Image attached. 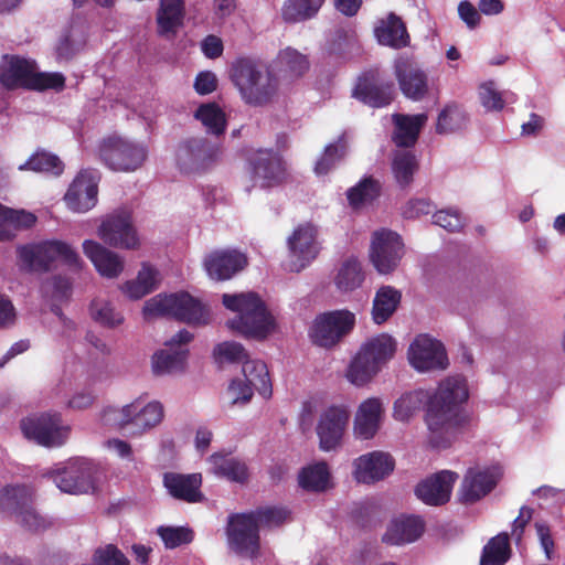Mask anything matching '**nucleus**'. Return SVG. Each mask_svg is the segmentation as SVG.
Returning <instances> with one entry per match:
<instances>
[{
    "label": "nucleus",
    "mask_w": 565,
    "mask_h": 565,
    "mask_svg": "<svg viewBox=\"0 0 565 565\" xmlns=\"http://www.w3.org/2000/svg\"><path fill=\"white\" fill-rule=\"evenodd\" d=\"M468 399L467 380L452 375L443 380L433 394L423 388L402 394L394 403L393 416L407 422L426 403L427 443L434 448H447L466 419L462 407Z\"/></svg>",
    "instance_id": "obj_1"
},
{
    "label": "nucleus",
    "mask_w": 565,
    "mask_h": 565,
    "mask_svg": "<svg viewBox=\"0 0 565 565\" xmlns=\"http://www.w3.org/2000/svg\"><path fill=\"white\" fill-rule=\"evenodd\" d=\"M222 303L234 313L226 321L227 329L246 339L265 340L277 330L276 317L253 291L224 294Z\"/></svg>",
    "instance_id": "obj_2"
},
{
    "label": "nucleus",
    "mask_w": 565,
    "mask_h": 565,
    "mask_svg": "<svg viewBox=\"0 0 565 565\" xmlns=\"http://www.w3.org/2000/svg\"><path fill=\"white\" fill-rule=\"evenodd\" d=\"M231 79L242 99L249 105L262 106L276 95L278 83L268 66L253 58H238L231 68Z\"/></svg>",
    "instance_id": "obj_3"
},
{
    "label": "nucleus",
    "mask_w": 565,
    "mask_h": 565,
    "mask_svg": "<svg viewBox=\"0 0 565 565\" xmlns=\"http://www.w3.org/2000/svg\"><path fill=\"white\" fill-rule=\"evenodd\" d=\"M56 260L73 271L85 267L78 252L64 241L51 239L17 247V264L25 273L47 271Z\"/></svg>",
    "instance_id": "obj_4"
},
{
    "label": "nucleus",
    "mask_w": 565,
    "mask_h": 565,
    "mask_svg": "<svg viewBox=\"0 0 565 565\" xmlns=\"http://www.w3.org/2000/svg\"><path fill=\"white\" fill-rule=\"evenodd\" d=\"M0 82L7 88L61 90L65 85V77L58 72H39L32 60L6 56L0 65Z\"/></svg>",
    "instance_id": "obj_5"
},
{
    "label": "nucleus",
    "mask_w": 565,
    "mask_h": 565,
    "mask_svg": "<svg viewBox=\"0 0 565 565\" xmlns=\"http://www.w3.org/2000/svg\"><path fill=\"white\" fill-rule=\"evenodd\" d=\"M142 315L147 320L170 316L189 324H205L210 320L209 309L188 292L156 295L145 302Z\"/></svg>",
    "instance_id": "obj_6"
},
{
    "label": "nucleus",
    "mask_w": 565,
    "mask_h": 565,
    "mask_svg": "<svg viewBox=\"0 0 565 565\" xmlns=\"http://www.w3.org/2000/svg\"><path fill=\"white\" fill-rule=\"evenodd\" d=\"M43 477L51 479L62 492L87 494L96 490L98 466L88 458L73 457L55 463Z\"/></svg>",
    "instance_id": "obj_7"
},
{
    "label": "nucleus",
    "mask_w": 565,
    "mask_h": 565,
    "mask_svg": "<svg viewBox=\"0 0 565 565\" xmlns=\"http://www.w3.org/2000/svg\"><path fill=\"white\" fill-rule=\"evenodd\" d=\"M97 154L99 160L113 171L134 172L147 160L148 147L131 138L111 135L100 140Z\"/></svg>",
    "instance_id": "obj_8"
},
{
    "label": "nucleus",
    "mask_w": 565,
    "mask_h": 565,
    "mask_svg": "<svg viewBox=\"0 0 565 565\" xmlns=\"http://www.w3.org/2000/svg\"><path fill=\"white\" fill-rule=\"evenodd\" d=\"M97 235L110 247L137 250L141 246L132 213L127 207L117 209L105 215L97 228Z\"/></svg>",
    "instance_id": "obj_9"
},
{
    "label": "nucleus",
    "mask_w": 565,
    "mask_h": 565,
    "mask_svg": "<svg viewBox=\"0 0 565 565\" xmlns=\"http://www.w3.org/2000/svg\"><path fill=\"white\" fill-rule=\"evenodd\" d=\"M20 427L25 438L49 448L64 445L71 433L56 412L31 415L21 420Z\"/></svg>",
    "instance_id": "obj_10"
},
{
    "label": "nucleus",
    "mask_w": 565,
    "mask_h": 565,
    "mask_svg": "<svg viewBox=\"0 0 565 565\" xmlns=\"http://www.w3.org/2000/svg\"><path fill=\"white\" fill-rule=\"evenodd\" d=\"M220 146L202 137L189 138L178 145L175 164L184 174H196L213 167L221 158Z\"/></svg>",
    "instance_id": "obj_11"
},
{
    "label": "nucleus",
    "mask_w": 565,
    "mask_h": 565,
    "mask_svg": "<svg viewBox=\"0 0 565 565\" xmlns=\"http://www.w3.org/2000/svg\"><path fill=\"white\" fill-rule=\"evenodd\" d=\"M355 326V315L349 310H333L318 315L309 328V338L321 348H333Z\"/></svg>",
    "instance_id": "obj_12"
},
{
    "label": "nucleus",
    "mask_w": 565,
    "mask_h": 565,
    "mask_svg": "<svg viewBox=\"0 0 565 565\" xmlns=\"http://www.w3.org/2000/svg\"><path fill=\"white\" fill-rule=\"evenodd\" d=\"M404 254V243L397 233L382 228L372 234L369 259L377 274H393Z\"/></svg>",
    "instance_id": "obj_13"
},
{
    "label": "nucleus",
    "mask_w": 565,
    "mask_h": 565,
    "mask_svg": "<svg viewBox=\"0 0 565 565\" xmlns=\"http://www.w3.org/2000/svg\"><path fill=\"white\" fill-rule=\"evenodd\" d=\"M318 231L310 223L298 225L287 238L285 268L291 273L305 269L319 254Z\"/></svg>",
    "instance_id": "obj_14"
},
{
    "label": "nucleus",
    "mask_w": 565,
    "mask_h": 565,
    "mask_svg": "<svg viewBox=\"0 0 565 565\" xmlns=\"http://www.w3.org/2000/svg\"><path fill=\"white\" fill-rule=\"evenodd\" d=\"M258 532L256 520L249 513L231 515L226 527L228 548L243 557H256L259 552Z\"/></svg>",
    "instance_id": "obj_15"
},
{
    "label": "nucleus",
    "mask_w": 565,
    "mask_h": 565,
    "mask_svg": "<svg viewBox=\"0 0 565 565\" xmlns=\"http://www.w3.org/2000/svg\"><path fill=\"white\" fill-rule=\"evenodd\" d=\"M407 361L420 373L445 370L448 366L444 345L427 334H419L411 342L407 349Z\"/></svg>",
    "instance_id": "obj_16"
},
{
    "label": "nucleus",
    "mask_w": 565,
    "mask_h": 565,
    "mask_svg": "<svg viewBox=\"0 0 565 565\" xmlns=\"http://www.w3.org/2000/svg\"><path fill=\"white\" fill-rule=\"evenodd\" d=\"M193 339L188 330H180L166 343V348L152 355V371L157 375L174 374L185 369L189 351L186 345Z\"/></svg>",
    "instance_id": "obj_17"
},
{
    "label": "nucleus",
    "mask_w": 565,
    "mask_h": 565,
    "mask_svg": "<svg viewBox=\"0 0 565 565\" xmlns=\"http://www.w3.org/2000/svg\"><path fill=\"white\" fill-rule=\"evenodd\" d=\"M349 419L350 409L343 404L332 405L320 414L316 431L321 450L332 451L341 447Z\"/></svg>",
    "instance_id": "obj_18"
},
{
    "label": "nucleus",
    "mask_w": 565,
    "mask_h": 565,
    "mask_svg": "<svg viewBox=\"0 0 565 565\" xmlns=\"http://www.w3.org/2000/svg\"><path fill=\"white\" fill-rule=\"evenodd\" d=\"M99 179L96 170L79 171L64 195L66 206L75 213L90 211L97 204Z\"/></svg>",
    "instance_id": "obj_19"
},
{
    "label": "nucleus",
    "mask_w": 565,
    "mask_h": 565,
    "mask_svg": "<svg viewBox=\"0 0 565 565\" xmlns=\"http://www.w3.org/2000/svg\"><path fill=\"white\" fill-rule=\"evenodd\" d=\"M502 476L499 466L477 467L467 471L458 495L463 503H473L487 495L497 486Z\"/></svg>",
    "instance_id": "obj_20"
},
{
    "label": "nucleus",
    "mask_w": 565,
    "mask_h": 565,
    "mask_svg": "<svg viewBox=\"0 0 565 565\" xmlns=\"http://www.w3.org/2000/svg\"><path fill=\"white\" fill-rule=\"evenodd\" d=\"M394 74L402 93L413 100H420L428 93L427 74L414 58L401 55L394 61Z\"/></svg>",
    "instance_id": "obj_21"
},
{
    "label": "nucleus",
    "mask_w": 565,
    "mask_h": 565,
    "mask_svg": "<svg viewBox=\"0 0 565 565\" xmlns=\"http://www.w3.org/2000/svg\"><path fill=\"white\" fill-rule=\"evenodd\" d=\"M385 408L377 397L361 402L353 417L352 433L358 440H370L375 437L384 419Z\"/></svg>",
    "instance_id": "obj_22"
},
{
    "label": "nucleus",
    "mask_w": 565,
    "mask_h": 565,
    "mask_svg": "<svg viewBox=\"0 0 565 565\" xmlns=\"http://www.w3.org/2000/svg\"><path fill=\"white\" fill-rule=\"evenodd\" d=\"M82 249L102 277L114 279L125 269L122 256L94 239H85L82 243Z\"/></svg>",
    "instance_id": "obj_23"
},
{
    "label": "nucleus",
    "mask_w": 565,
    "mask_h": 565,
    "mask_svg": "<svg viewBox=\"0 0 565 565\" xmlns=\"http://www.w3.org/2000/svg\"><path fill=\"white\" fill-rule=\"evenodd\" d=\"M394 459L387 452L372 451L353 461V476L358 482L374 483L394 470Z\"/></svg>",
    "instance_id": "obj_24"
},
{
    "label": "nucleus",
    "mask_w": 565,
    "mask_h": 565,
    "mask_svg": "<svg viewBox=\"0 0 565 565\" xmlns=\"http://www.w3.org/2000/svg\"><path fill=\"white\" fill-rule=\"evenodd\" d=\"M457 475L449 470L437 472L423 481L416 489V497L428 505H443L450 499Z\"/></svg>",
    "instance_id": "obj_25"
},
{
    "label": "nucleus",
    "mask_w": 565,
    "mask_h": 565,
    "mask_svg": "<svg viewBox=\"0 0 565 565\" xmlns=\"http://www.w3.org/2000/svg\"><path fill=\"white\" fill-rule=\"evenodd\" d=\"M247 264L244 254L232 249L214 250L205 256L203 265L206 274L214 280H227Z\"/></svg>",
    "instance_id": "obj_26"
},
{
    "label": "nucleus",
    "mask_w": 565,
    "mask_h": 565,
    "mask_svg": "<svg viewBox=\"0 0 565 565\" xmlns=\"http://www.w3.org/2000/svg\"><path fill=\"white\" fill-rule=\"evenodd\" d=\"M162 280L159 269L150 263H141L136 278L125 281L119 286L125 297L131 300H139L154 291Z\"/></svg>",
    "instance_id": "obj_27"
},
{
    "label": "nucleus",
    "mask_w": 565,
    "mask_h": 565,
    "mask_svg": "<svg viewBox=\"0 0 565 565\" xmlns=\"http://www.w3.org/2000/svg\"><path fill=\"white\" fill-rule=\"evenodd\" d=\"M130 425L139 435L148 433L161 424L164 417L163 405L158 401L136 398L130 403Z\"/></svg>",
    "instance_id": "obj_28"
},
{
    "label": "nucleus",
    "mask_w": 565,
    "mask_h": 565,
    "mask_svg": "<svg viewBox=\"0 0 565 565\" xmlns=\"http://www.w3.org/2000/svg\"><path fill=\"white\" fill-rule=\"evenodd\" d=\"M254 179L260 186H270L284 175L280 157L270 150H258L250 159Z\"/></svg>",
    "instance_id": "obj_29"
},
{
    "label": "nucleus",
    "mask_w": 565,
    "mask_h": 565,
    "mask_svg": "<svg viewBox=\"0 0 565 565\" xmlns=\"http://www.w3.org/2000/svg\"><path fill=\"white\" fill-rule=\"evenodd\" d=\"M424 532V522L418 516H398L394 519L383 540L393 545H404L417 541Z\"/></svg>",
    "instance_id": "obj_30"
},
{
    "label": "nucleus",
    "mask_w": 565,
    "mask_h": 565,
    "mask_svg": "<svg viewBox=\"0 0 565 565\" xmlns=\"http://www.w3.org/2000/svg\"><path fill=\"white\" fill-rule=\"evenodd\" d=\"M163 483L169 493L188 502H199L203 495L200 491L202 477L200 473L178 475L166 473Z\"/></svg>",
    "instance_id": "obj_31"
},
{
    "label": "nucleus",
    "mask_w": 565,
    "mask_h": 565,
    "mask_svg": "<svg viewBox=\"0 0 565 565\" xmlns=\"http://www.w3.org/2000/svg\"><path fill=\"white\" fill-rule=\"evenodd\" d=\"M209 470L217 476L225 478L231 482L245 483L249 478L246 463L228 454L215 452L209 457Z\"/></svg>",
    "instance_id": "obj_32"
},
{
    "label": "nucleus",
    "mask_w": 565,
    "mask_h": 565,
    "mask_svg": "<svg viewBox=\"0 0 565 565\" xmlns=\"http://www.w3.org/2000/svg\"><path fill=\"white\" fill-rule=\"evenodd\" d=\"M395 129L393 141L397 147L408 148L415 145L420 129L426 125V114L402 115L395 114L392 117Z\"/></svg>",
    "instance_id": "obj_33"
},
{
    "label": "nucleus",
    "mask_w": 565,
    "mask_h": 565,
    "mask_svg": "<svg viewBox=\"0 0 565 565\" xmlns=\"http://www.w3.org/2000/svg\"><path fill=\"white\" fill-rule=\"evenodd\" d=\"M185 0H160L157 11L158 32L161 35H174L183 25Z\"/></svg>",
    "instance_id": "obj_34"
},
{
    "label": "nucleus",
    "mask_w": 565,
    "mask_h": 565,
    "mask_svg": "<svg viewBox=\"0 0 565 565\" xmlns=\"http://www.w3.org/2000/svg\"><path fill=\"white\" fill-rule=\"evenodd\" d=\"M374 34L380 44L393 49L407 46L409 42L405 24L393 13L379 22L374 29Z\"/></svg>",
    "instance_id": "obj_35"
},
{
    "label": "nucleus",
    "mask_w": 565,
    "mask_h": 565,
    "mask_svg": "<svg viewBox=\"0 0 565 565\" xmlns=\"http://www.w3.org/2000/svg\"><path fill=\"white\" fill-rule=\"evenodd\" d=\"M396 351V341L388 334L382 333L365 341L359 352L364 353L380 370L390 361Z\"/></svg>",
    "instance_id": "obj_36"
},
{
    "label": "nucleus",
    "mask_w": 565,
    "mask_h": 565,
    "mask_svg": "<svg viewBox=\"0 0 565 565\" xmlns=\"http://www.w3.org/2000/svg\"><path fill=\"white\" fill-rule=\"evenodd\" d=\"M402 295L392 286H382L377 289L372 308V318L376 324H382L388 320L396 311Z\"/></svg>",
    "instance_id": "obj_37"
},
{
    "label": "nucleus",
    "mask_w": 565,
    "mask_h": 565,
    "mask_svg": "<svg viewBox=\"0 0 565 565\" xmlns=\"http://www.w3.org/2000/svg\"><path fill=\"white\" fill-rule=\"evenodd\" d=\"M364 281V271L361 263L350 257L345 259L337 270L334 285L341 292H350L362 286Z\"/></svg>",
    "instance_id": "obj_38"
},
{
    "label": "nucleus",
    "mask_w": 565,
    "mask_h": 565,
    "mask_svg": "<svg viewBox=\"0 0 565 565\" xmlns=\"http://www.w3.org/2000/svg\"><path fill=\"white\" fill-rule=\"evenodd\" d=\"M33 491L25 484L7 486L0 490V508L17 516L32 502Z\"/></svg>",
    "instance_id": "obj_39"
},
{
    "label": "nucleus",
    "mask_w": 565,
    "mask_h": 565,
    "mask_svg": "<svg viewBox=\"0 0 565 565\" xmlns=\"http://www.w3.org/2000/svg\"><path fill=\"white\" fill-rule=\"evenodd\" d=\"M243 374L263 397L271 396V382L267 365L263 361L247 359L243 364Z\"/></svg>",
    "instance_id": "obj_40"
},
{
    "label": "nucleus",
    "mask_w": 565,
    "mask_h": 565,
    "mask_svg": "<svg viewBox=\"0 0 565 565\" xmlns=\"http://www.w3.org/2000/svg\"><path fill=\"white\" fill-rule=\"evenodd\" d=\"M417 169V159L411 150L401 149L393 153L392 172L395 181L401 186H406L413 181Z\"/></svg>",
    "instance_id": "obj_41"
},
{
    "label": "nucleus",
    "mask_w": 565,
    "mask_h": 565,
    "mask_svg": "<svg viewBox=\"0 0 565 565\" xmlns=\"http://www.w3.org/2000/svg\"><path fill=\"white\" fill-rule=\"evenodd\" d=\"M299 484L308 491H324L330 486V471L326 462H317L303 468L299 473Z\"/></svg>",
    "instance_id": "obj_42"
},
{
    "label": "nucleus",
    "mask_w": 565,
    "mask_h": 565,
    "mask_svg": "<svg viewBox=\"0 0 565 565\" xmlns=\"http://www.w3.org/2000/svg\"><path fill=\"white\" fill-rule=\"evenodd\" d=\"M324 0H287L281 9L286 22H302L317 15Z\"/></svg>",
    "instance_id": "obj_43"
},
{
    "label": "nucleus",
    "mask_w": 565,
    "mask_h": 565,
    "mask_svg": "<svg viewBox=\"0 0 565 565\" xmlns=\"http://www.w3.org/2000/svg\"><path fill=\"white\" fill-rule=\"evenodd\" d=\"M89 310L92 319L105 328L115 329L125 321L121 311L111 301L104 298L93 300Z\"/></svg>",
    "instance_id": "obj_44"
},
{
    "label": "nucleus",
    "mask_w": 565,
    "mask_h": 565,
    "mask_svg": "<svg viewBox=\"0 0 565 565\" xmlns=\"http://www.w3.org/2000/svg\"><path fill=\"white\" fill-rule=\"evenodd\" d=\"M478 97L481 106L489 113H499L504 108L505 104L514 100L513 94L500 92L493 81L480 84Z\"/></svg>",
    "instance_id": "obj_45"
},
{
    "label": "nucleus",
    "mask_w": 565,
    "mask_h": 565,
    "mask_svg": "<svg viewBox=\"0 0 565 565\" xmlns=\"http://www.w3.org/2000/svg\"><path fill=\"white\" fill-rule=\"evenodd\" d=\"M194 117L202 124L209 134L222 135L226 129V116L223 109L215 103H206L199 106Z\"/></svg>",
    "instance_id": "obj_46"
},
{
    "label": "nucleus",
    "mask_w": 565,
    "mask_h": 565,
    "mask_svg": "<svg viewBox=\"0 0 565 565\" xmlns=\"http://www.w3.org/2000/svg\"><path fill=\"white\" fill-rule=\"evenodd\" d=\"M353 95L372 107H383L392 100V87L380 88L363 77L359 79Z\"/></svg>",
    "instance_id": "obj_47"
},
{
    "label": "nucleus",
    "mask_w": 565,
    "mask_h": 565,
    "mask_svg": "<svg viewBox=\"0 0 565 565\" xmlns=\"http://www.w3.org/2000/svg\"><path fill=\"white\" fill-rule=\"evenodd\" d=\"M381 370L364 356V353L358 352L349 364L345 377L355 385L363 386L367 384Z\"/></svg>",
    "instance_id": "obj_48"
},
{
    "label": "nucleus",
    "mask_w": 565,
    "mask_h": 565,
    "mask_svg": "<svg viewBox=\"0 0 565 565\" xmlns=\"http://www.w3.org/2000/svg\"><path fill=\"white\" fill-rule=\"evenodd\" d=\"M20 171L51 172L58 175L64 166L55 154L46 151H36L29 160L18 167Z\"/></svg>",
    "instance_id": "obj_49"
},
{
    "label": "nucleus",
    "mask_w": 565,
    "mask_h": 565,
    "mask_svg": "<svg viewBox=\"0 0 565 565\" xmlns=\"http://www.w3.org/2000/svg\"><path fill=\"white\" fill-rule=\"evenodd\" d=\"M509 557V537L507 533H501L484 546L480 565H504Z\"/></svg>",
    "instance_id": "obj_50"
},
{
    "label": "nucleus",
    "mask_w": 565,
    "mask_h": 565,
    "mask_svg": "<svg viewBox=\"0 0 565 565\" xmlns=\"http://www.w3.org/2000/svg\"><path fill=\"white\" fill-rule=\"evenodd\" d=\"M468 117L463 109L456 105L446 106L439 114L436 125L438 134H451L467 126Z\"/></svg>",
    "instance_id": "obj_51"
},
{
    "label": "nucleus",
    "mask_w": 565,
    "mask_h": 565,
    "mask_svg": "<svg viewBox=\"0 0 565 565\" xmlns=\"http://www.w3.org/2000/svg\"><path fill=\"white\" fill-rule=\"evenodd\" d=\"M347 150L348 145L344 137H340L334 143L328 145L316 163V173L318 175L327 174L344 158Z\"/></svg>",
    "instance_id": "obj_52"
},
{
    "label": "nucleus",
    "mask_w": 565,
    "mask_h": 565,
    "mask_svg": "<svg viewBox=\"0 0 565 565\" xmlns=\"http://www.w3.org/2000/svg\"><path fill=\"white\" fill-rule=\"evenodd\" d=\"M215 362L223 363H243L248 359L245 348L235 341H224L216 344L213 349Z\"/></svg>",
    "instance_id": "obj_53"
},
{
    "label": "nucleus",
    "mask_w": 565,
    "mask_h": 565,
    "mask_svg": "<svg viewBox=\"0 0 565 565\" xmlns=\"http://www.w3.org/2000/svg\"><path fill=\"white\" fill-rule=\"evenodd\" d=\"M72 291V284L68 278L63 276H53L44 280L40 292L43 298L53 302L67 299Z\"/></svg>",
    "instance_id": "obj_54"
},
{
    "label": "nucleus",
    "mask_w": 565,
    "mask_h": 565,
    "mask_svg": "<svg viewBox=\"0 0 565 565\" xmlns=\"http://www.w3.org/2000/svg\"><path fill=\"white\" fill-rule=\"evenodd\" d=\"M380 191L379 183L373 179H364L348 191L349 203L353 207H360L371 203Z\"/></svg>",
    "instance_id": "obj_55"
},
{
    "label": "nucleus",
    "mask_w": 565,
    "mask_h": 565,
    "mask_svg": "<svg viewBox=\"0 0 565 565\" xmlns=\"http://www.w3.org/2000/svg\"><path fill=\"white\" fill-rule=\"evenodd\" d=\"M100 422L105 426L125 428L130 425V403L121 407L108 406L100 413Z\"/></svg>",
    "instance_id": "obj_56"
},
{
    "label": "nucleus",
    "mask_w": 565,
    "mask_h": 565,
    "mask_svg": "<svg viewBox=\"0 0 565 565\" xmlns=\"http://www.w3.org/2000/svg\"><path fill=\"white\" fill-rule=\"evenodd\" d=\"M278 63L294 76H299L308 70L306 57L290 47L279 53Z\"/></svg>",
    "instance_id": "obj_57"
},
{
    "label": "nucleus",
    "mask_w": 565,
    "mask_h": 565,
    "mask_svg": "<svg viewBox=\"0 0 565 565\" xmlns=\"http://www.w3.org/2000/svg\"><path fill=\"white\" fill-rule=\"evenodd\" d=\"M256 520L258 529L273 527L281 524L288 518V512L281 508H265L250 512Z\"/></svg>",
    "instance_id": "obj_58"
},
{
    "label": "nucleus",
    "mask_w": 565,
    "mask_h": 565,
    "mask_svg": "<svg viewBox=\"0 0 565 565\" xmlns=\"http://www.w3.org/2000/svg\"><path fill=\"white\" fill-rule=\"evenodd\" d=\"M158 534L167 548H174L192 541V532L185 527L160 526Z\"/></svg>",
    "instance_id": "obj_59"
},
{
    "label": "nucleus",
    "mask_w": 565,
    "mask_h": 565,
    "mask_svg": "<svg viewBox=\"0 0 565 565\" xmlns=\"http://www.w3.org/2000/svg\"><path fill=\"white\" fill-rule=\"evenodd\" d=\"M434 223L449 232H458L465 225V217L456 209L440 210L433 216Z\"/></svg>",
    "instance_id": "obj_60"
},
{
    "label": "nucleus",
    "mask_w": 565,
    "mask_h": 565,
    "mask_svg": "<svg viewBox=\"0 0 565 565\" xmlns=\"http://www.w3.org/2000/svg\"><path fill=\"white\" fill-rule=\"evenodd\" d=\"M95 565H129L125 555L114 545L98 548L94 555Z\"/></svg>",
    "instance_id": "obj_61"
},
{
    "label": "nucleus",
    "mask_w": 565,
    "mask_h": 565,
    "mask_svg": "<svg viewBox=\"0 0 565 565\" xmlns=\"http://www.w3.org/2000/svg\"><path fill=\"white\" fill-rule=\"evenodd\" d=\"M15 519L31 531H41L50 525V522L31 507V503L21 510Z\"/></svg>",
    "instance_id": "obj_62"
},
{
    "label": "nucleus",
    "mask_w": 565,
    "mask_h": 565,
    "mask_svg": "<svg viewBox=\"0 0 565 565\" xmlns=\"http://www.w3.org/2000/svg\"><path fill=\"white\" fill-rule=\"evenodd\" d=\"M253 388L254 386L245 377L233 380L227 390L232 404L249 402L253 396Z\"/></svg>",
    "instance_id": "obj_63"
},
{
    "label": "nucleus",
    "mask_w": 565,
    "mask_h": 565,
    "mask_svg": "<svg viewBox=\"0 0 565 565\" xmlns=\"http://www.w3.org/2000/svg\"><path fill=\"white\" fill-rule=\"evenodd\" d=\"M4 213L11 222L15 233L18 231L31 228L38 221V217L25 210H13L4 206Z\"/></svg>",
    "instance_id": "obj_64"
}]
</instances>
